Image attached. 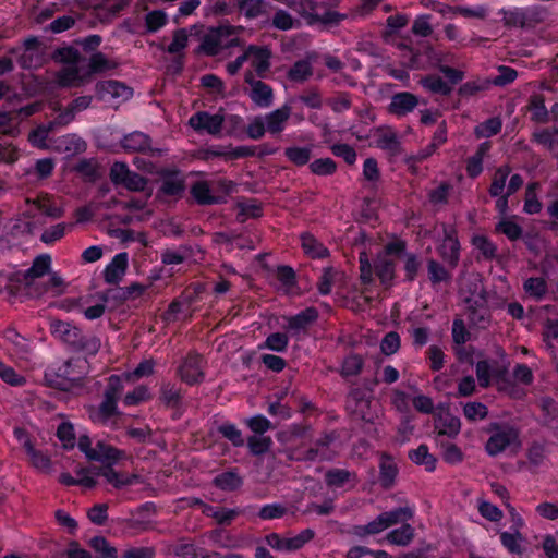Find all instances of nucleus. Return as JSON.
I'll use <instances>...</instances> for the list:
<instances>
[{
    "label": "nucleus",
    "instance_id": "obj_51",
    "mask_svg": "<svg viewBox=\"0 0 558 558\" xmlns=\"http://www.w3.org/2000/svg\"><path fill=\"white\" fill-rule=\"evenodd\" d=\"M289 337L284 332H272L268 335L259 349H267L274 352L283 353L288 350Z\"/></svg>",
    "mask_w": 558,
    "mask_h": 558
},
{
    "label": "nucleus",
    "instance_id": "obj_1",
    "mask_svg": "<svg viewBox=\"0 0 558 558\" xmlns=\"http://www.w3.org/2000/svg\"><path fill=\"white\" fill-rule=\"evenodd\" d=\"M88 357H71L49 365L44 373L46 385L61 391H70L78 386L88 373Z\"/></svg>",
    "mask_w": 558,
    "mask_h": 558
},
{
    "label": "nucleus",
    "instance_id": "obj_28",
    "mask_svg": "<svg viewBox=\"0 0 558 558\" xmlns=\"http://www.w3.org/2000/svg\"><path fill=\"white\" fill-rule=\"evenodd\" d=\"M399 469L391 456L384 453L379 462L378 481L384 489H390L397 480Z\"/></svg>",
    "mask_w": 558,
    "mask_h": 558
},
{
    "label": "nucleus",
    "instance_id": "obj_48",
    "mask_svg": "<svg viewBox=\"0 0 558 558\" xmlns=\"http://www.w3.org/2000/svg\"><path fill=\"white\" fill-rule=\"evenodd\" d=\"M387 525L383 515L379 513L374 520L364 525H355L353 534L359 538H364L368 535H376L387 530Z\"/></svg>",
    "mask_w": 558,
    "mask_h": 558
},
{
    "label": "nucleus",
    "instance_id": "obj_37",
    "mask_svg": "<svg viewBox=\"0 0 558 558\" xmlns=\"http://www.w3.org/2000/svg\"><path fill=\"white\" fill-rule=\"evenodd\" d=\"M421 86L430 92L441 96H449L452 92V87L449 83L444 81L437 74H427L420 80Z\"/></svg>",
    "mask_w": 558,
    "mask_h": 558
},
{
    "label": "nucleus",
    "instance_id": "obj_44",
    "mask_svg": "<svg viewBox=\"0 0 558 558\" xmlns=\"http://www.w3.org/2000/svg\"><path fill=\"white\" fill-rule=\"evenodd\" d=\"M364 364L362 355L351 352L342 361L340 375L343 378L357 376L363 371Z\"/></svg>",
    "mask_w": 558,
    "mask_h": 558
},
{
    "label": "nucleus",
    "instance_id": "obj_13",
    "mask_svg": "<svg viewBox=\"0 0 558 558\" xmlns=\"http://www.w3.org/2000/svg\"><path fill=\"white\" fill-rule=\"evenodd\" d=\"M185 180L178 169H165L161 171V184L158 189V196L182 197L185 192Z\"/></svg>",
    "mask_w": 558,
    "mask_h": 558
},
{
    "label": "nucleus",
    "instance_id": "obj_52",
    "mask_svg": "<svg viewBox=\"0 0 558 558\" xmlns=\"http://www.w3.org/2000/svg\"><path fill=\"white\" fill-rule=\"evenodd\" d=\"M523 289L526 294L541 301L547 293V282L542 277H530L524 281Z\"/></svg>",
    "mask_w": 558,
    "mask_h": 558
},
{
    "label": "nucleus",
    "instance_id": "obj_63",
    "mask_svg": "<svg viewBox=\"0 0 558 558\" xmlns=\"http://www.w3.org/2000/svg\"><path fill=\"white\" fill-rule=\"evenodd\" d=\"M288 512V508L279 502L266 504L258 510V518L264 521L281 519Z\"/></svg>",
    "mask_w": 558,
    "mask_h": 558
},
{
    "label": "nucleus",
    "instance_id": "obj_46",
    "mask_svg": "<svg viewBox=\"0 0 558 558\" xmlns=\"http://www.w3.org/2000/svg\"><path fill=\"white\" fill-rule=\"evenodd\" d=\"M501 545L513 555H522L521 543L525 539L522 532L504 531L499 534Z\"/></svg>",
    "mask_w": 558,
    "mask_h": 558
},
{
    "label": "nucleus",
    "instance_id": "obj_38",
    "mask_svg": "<svg viewBox=\"0 0 558 558\" xmlns=\"http://www.w3.org/2000/svg\"><path fill=\"white\" fill-rule=\"evenodd\" d=\"M182 399L183 392L181 387L171 383H167L161 386L160 400L166 407L180 409L182 407Z\"/></svg>",
    "mask_w": 558,
    "mask_h": 558
},
{
    "label": "nucleus",
    "instance_id": "obj_9",
    "mask_svg": "<svg viewBox=\"0 0 558 558\" xmlns=\"http://www.w3.org/2000/svg\"><path fill=\"white\" fill-rule=\"evenodd\" d=\"M260 150L257 153L256 146H236L232 145H217L211 146V158L219 157L226 161H233L242 158L248 157H264L267 155H272L275 149L270 148L268 145L264 144L259 146Z\"/></svg>",
    "mask_w": 558,
    "mask_h": 558
},
{
    "label": "nucleus",
    "instance_id": "obj_36",
    "mask_svg": "<svg viewBox=\"0 0 558 558\" xmlns=\"http://www.w3.org/2000/svg\"><path fill=\"white\" fill-rule=\"evenodd\" d=\"M427 275L433 287L440 283H450L452 280L450 270L434 258L427 259Z\"/></svg>",
    "mask_w": 558,
    "mask_h": 558
},
{
    "label": "nucleus",
    "instance_id": "obj_61",
    "mask_svg": "<svg viewBox=\"0 0 558 558\" xmlns=\"http://www.w3.org/2000/svg\"><path fill=\"white\" fill-rule=\"evenodd\" d=\"M52 58L54 61L60 63L76 65L81 60V53L76 48L72 46H65L57 48L52 54Z\"/></svg>",
    "mask_w": 558,
    "mask_h": 558
},
{
    "label": "nucleus",
    "instance_id": "obj_59",
    "mask_svg": "<svg viewBox=\"0 0 558 558\" xmlns=\"http://www.w3.org/2000/svg\"><path fill=\"white\" fill-rule=\"evenodd\" d=\"M241 514L239 508L211 507V520L220 526H229Z\"/></svg>",
    "mask_w": 558,
    "mask_h": 558
},
{
    "label": "nucleus",
    "instance_id": "obj_31",
    "mask_svg": "<svg viewBox=\"0 0 558 558\" xmlns=\"http://www.w3.org/2000/svg\"><path fill=\"white\" fill-rule=\"evenodd\" d=\"M172 550L181 558H209V550L196 541L180 539Z\"/></svg>",
    "mask_w": 558,
    "mask_h": 558
},
{
    "label": "nucleus",
    "instance_id": "obj_56",
    "mask_svg": "<svg viewBox=\"0 0 558 558\" xmlns=\"http://www.w3.org/2000/svg\"><path fill=\"white\" fill-rule=\"evenodd\" d=\"M496 232L505 234L510 241H518L523 234L522 227L509 218H502L496 223Z\"/></svg>",
    "mask_w": 558,
    "mask_h": 558
},
{
    "label": "nucleus",
    "instance_id": "obj_33",
    "mask_svg": "<svg viewBox=\"0 0 558 558\" xmlns=\"http://www.w3.org/2000/svg\"><path fill=\"white\" fill-rule=\"evenodd\" d=\"M408 458L416 465L424 466L427 472H434L436 470L437 459L429 452V448L425 444H421L417 448L409 450Z\"/></svg>",
    "mask_w": 558,
    "mask_h": 558
},
{
    "label": "nucleus",
    "instance_id": "obj_41",
    "mask_svg": "<svg viewBox=\"0 0 558 558\" xmlns=\"http://www.w3.org/2000/svg\"><path fill=\"white\" fill-rule=\"evenodd\" d=\"M313 75V66L310 60L301 59L295 61L288 70L287 77L293 83H303Z\"/></svg>",
    "mask_w": 558,
    "mask_h": 558
},
{
    "label": "nucleus",
    "instance_id": "obj_45",
    "mask_svg": "<svg viewBox=\"0 0 558 558\" xmlns=\"http://www.w3.org/2000/svg\"><path fill=\"white\" fill-rule=\"evenodd\" d=\"M414 538V529L408 523H403L400 527L390 531L386 539L389 544L397 546H407Z\"/></svg>",
    "mask_w": 558,
    "mask_h": 558
},
{
    "label": "nucleus",
    "instance_id": "obj_62",
    "mask_svg": "<svg viewBox=\"0 0 558 558\" xmlns=\"http://www.w3.org/2000/svg\"><path fill=\"white\" fill-rule=\"evenodd\" d=\"M0 378L7 385L12 387H22L26 384V378L19 374L12 366L0 360Z\"/></svg>",
    "mask_w": 558,
    "mask_h": 558
},
{
    "label": "nucleus",
    "instance_id": "obj_4",
    "mask_svg": "<svg viewBox=\"0 0 558 558\" xmlns=\"http://www.w3.org/2000/svg\"><path fill=\"white\" fill-rule=\"evenodd\" d=\"M485 433L489 434L485 442V451L489 457H497L512 445H519V430L505 422H490Z\"/></svg>",
    "mask_w": 558,
    "mask_h": 558
},
{
    "label": "nucleus",
    "instance_id": "obj_27",
    "mask_svg": "<svg viewBox=\"0 0 558 558\" xmlns=\"http://www.w3.org/2000/svg\"><path fill=\"white\" fill-rule=\"evenodd\" d=\"M238 192V184L228 179L211 180V205L226 204Z\"/></svg>",
    "mask_w": 558,
    "mask_h": 558
},
{
    "label": "nucleus",
    "instance_id": "obj_11",
    "mask_svg": "<svg viewBox=\"0 0 558 558\" xmlns=\"http://www.w3.org/2000/svg\"><path fill=\"white\" fill-rule=\"evenodd\" d=\"M81 9L89 11L93 16V23L99 22L102 24L110 23L117 17L121 11L124 10L129 2H113V5H108L110 2H96L95 5H89L92 2H76Z\"/></svg>",
    "mask_w": 558,
    "mask_h": 558
},
{
    "label": "nucleus",
    "instance_id": "obj_19",
    "mask_svg": "<svg viewBox=\"0 0 558 558\" xmlns=\"http://www.w3.org/2000/svg\"><path fill=\"white\" fill-rule=\"evenodd\" d=\"M126 456L125 451L118 449L104 440H98L94 447V452L89 456L90 461L100 462L104 465L117 464Z\"/></svg>",
    "mask_w": 558,
    "mask_h": 558
},
{
    "label": "nucleus",
    "instance_id": "obj_58",
    "mask_svg": "<svg viewBox=\"0 0 558 558\" xmlns=\"http://www.w3.org/2000/svg\"><path fill=\"white\" fill-rule=\"evenodd\" d=\"M530 110L532 111L531 119L537 123H546L549 120V112L545 106L544 97L534 95L529 102Z\"/></svg>",
    "mask_w": 558,
    "mask_h": 558
},
{
    "label": "nucleus",
    "instance_id": "obj_10",
    "mask_svg": "<svg viewBox=\"0 0 558 558\" xmlns=\"http://www.w3.org/2000/svg\"><path fill=\"white\" fill-rule=\"evenodd\" d=\"M240 43L236 28L233 25L211 26V57L221 53L223 50L238 47Z\"/></svg>",
    "mask_w": 558,
    "mask_h": 558
},
{
    "label": "nucleus",
    "instance_id": "obj_8",
    "mask_svg": "<svg viewBox=\"0 0 558 558\" xmlns=\"http://www.w3.org/2000/svg\"><path fill=\"white\" fill-rule=\"evenodd\" d=\"M444 239L437 247V253L449 269L459 265L461 257V243L458 238V230L454 226L442 225Z\"/></svg>",
    "mask_w": 558,
    "mask_h": 558
},
{
    "label": "nucleus",
    "instance_id": "obj_15",
    "mask_svg": "<svg viewBox=\"0 0 558 558\" xmlns=\"http://www.w3.org/2000/svg\"><path fill=\"white\" fill-rule=\"evenodd\" d=\"M151 137L141 131H133L120 140L121 148L125 153H141L155 156L158 151L151 147Z\"/></svg>",
    "mask_w": 558,
    "mask_h": 558
},
{
    "label": "nucleus",
    "instance_id": "obj_40",
    "mask_svg": "<svg viewBox=\"0 0 558 558\" xmlns=\"http://www.w3.org/2000/svg\"><path fill=\"white\" fill-rule=\"evenodd\" d=\"M211 484L221 490L233 492L242 486L243 480L235 471H225L216 475Z\"/></svg>",
    "mask_w": 558,
    "mask_h": 558
},
{
    "label": "nucleus",
    "instance_id": "obj_64",
    "mask_svg": "<svg viewBox=\"0 0 558 558\" xmlns=\"http://www.w3.org/2000/svg\"><path fill=\"white\" fill-rule=\"evenodd\" d=\"M89 545L96 553L100 554L101 558H118L117 548L111 546L104 536H94Z\"/></svg>",
    "mask_w": 558,
    "mask_h": 558
},
{
    "label": "nucleus",
    "instance_id": "obj_34",
    "mask_svg": "<svg viewBox=\"0 0 558 558\" xmlns=\"http://www.w3.org/2000/svg\"><path fill=\"white\" fill-rule=\"evenodd\" d=\"M377 138H376V147L381 150L389 151L393 155L398 154L401 148V142L397 135V133L390 129L378 128L376 130Z\"/></svg>",
    "mask_w": 558,
    "mask_h": 558
},
{
    "label": "nucleus",
    "instance_id": "obj_57",
    "mask_svg": "<svg viewBox=\"0 0 558 558\" xmlns=\"http://www.w3.org/2000/svg\"><path fill=\"white\" fill-rule=\"evenodd\" d=\"M284 156L296 167L305 166L310 162L312 150L310 147L291 146L284 149Z\"/></svg>",
    "mask_w": 558,
    "mask_h": 558
},
{
    "label": "nucleus",
    "instance_id": "obj_55",
    "mask_svg": "<svg viewBox=\"0 0 558 558\" xmlns=\"http://www.w3.org/2000/svg\"><path fill=\"white\" fill-rule=\"evenodd\" d=\"M112 68L113 64L108 60V58L102 52L96 51L89 58L86 75L88 80H90L93 74L104 73Z\"/></svg>",
    "mask_w": 558,
    "mask_h": 558
},
{
    "label": "nucleus",
    "instance_id": "obj_16",
    "mask_svg": "<svg viewBox=\"0 0 558 558\" xmlns=\"http://www.w3.org/2000/svg\"><path fill=\"white\" fill-rule=\"evenodd\" d=\"M324 482L330 489L349 490L356 485L357 476L355 472L347 469L332 468L325 472Z\"/></svg>",
    "mask_w": 558,
    "mask_h": 558
},
{
    "label": "nucleus",
    "instance_id": "obj_17",
    "mask_svg": "<svg viewBox=\"0 0 558 558\" xmlns=\"http://www.w3.org/2000/svg\"><path fill=\"white\" fill-rule=\"evenodd\" d=\"M420 99L411 92H398L391 96L388 112L397 118L405 117L414 111Z\"/></svg>",
    "mask_w": 558,
    "mask_h": 558
},
{
    "label": "nucleus",
    "instance_id": "obj_30",
    "mask_svg": "<svg viewBox=\"0 0 558 558\" xmlns=\"http://www.w3.org/2000/svg\"><path fill=\"white\" fill-rule=\"evenodd\" d=\"M301 246L305 255L312 259H324L330 255L329 250L312 233L301 234Z\"/></svg>",
    "mask_w": 558,
    "mask_h": 558
},
{
    "label": "nucleus",
    "instance_id": "obj_2",
    "mask_svg": "<svg viewBox=\"0 0 558 558\" xmlns=\"http://www.w3.org/2000/svg\"><path fill=\"white\" fill-rule=\"evenodd\" d=\"M50 333L66 344L71 351L86 356H95L101 345L97 336L84 333L77 326L65 320H52L50 323Z\"/></svg>",
    "mask_w": 558,
    "mask_h": 558
},
{
    "label": "nucleus",
    "instance_id": "obj_6",
    "mask_svg": "<svg viewBox=\"0 0 558 558\" xmlns=\"http://www.w3.org/2000/svg\"><path fill=\"white\" fill-rule=\"evenodd\" d=\"M377 383L378 380L374 379L367 381L364 387H353L347 396V411L365 423H372L373 420L369 409L373 400V388Z\"/></svg>",
    "mask_w": 558,
    "mask_h": 558
},
{
    "label": "nucleus",
    "instance_id": "obj_12",
    "mask_svg": "<svg viewBox=\"0 0 558 558\" xmlns=\"http://www.w3.org/2000/svg\"><path fill=\"white\" fill-rule=\"evenodd\" d=\"M204 359L196 352H189L178 368V375L181 380L187 385L197 384L204 378L203 371Z\"/></svg>",
    "mask_w": 558,
    "mask_h": 558
},
{
    "label": "nucleus",
    "instance_id": "obj_24",
    "mask_svg": "<svg viewBox=\"0 0 558 558\" xmlns=\"http://www.w3.org/2000/svg\"><path fill=\"white\" fill-rule=\"evenodd\" d=\"M336 440L335 432L324 433L320 437L312 441L308 447V457L313 461H327L332 458L330 446Z\"/></svg>",
    "mask_w": 558,
    "mask_h": 558
},
{
    "label": "nucleus",
    "instance_id": "obj_43",
    "mask_svg": "<svg viewBox=\"0 0 558 558\" xmlns=\"http://www.w3.org/2000/svg\"><path fill=\"white\" fill-rule=\"evenodd\" d=\"M51 257L48 254H41L35 257L32 266L25 271V279L34 280L44 277L50 271Z\"/></svg>",
    "mask_w": 558,
    "mask_h": 558
},
{
    "label": "nucleus",
    "instance_id": "obj_54",
    "mask_svg": "<svg viewBox=\"0 0 558 558\" xmlns=\"http://www.w3.org/2000/svg\"><path fill=\"white\" fill-rule=\"evenodd\" d=\"M502 122L500 118L493 117L480 123L474 129V134L477 138L492 137L501 131Z\"/></svg>",
    "mask_w": 558,
    "mask_h": 558
},
{
    "label": "nucleus",
    "instance_id": "obj_14",
    "mask_svg": "<svg viewBox=\"0 0 558 558\" xmlns=\"http://www.w3.org/2000/svg\"><path fill=\"white\" fill-rule=\"evenodd\" d=\"M245 83L250 85L248 96L258 108H269L274 104V90L270 85L255 80L252 73L245 74Z\"/></svg>",
    "mask_w": 558,
    "mask_h": 558
},
{
    "label": "nucleus",
    "instance_id": "obj_18",
    "mask_svg": "<svg viewBox=\"0 0 558 558\" xmlns=\"http://www.w3.org/2000/svg\"><path fill=\"white\" fill-rule=\"evenodd\" d=\"M116 464L104 465L101 468L90 466L93 472V476L97 481L98 476H102L106 481L111 484L114 488L121 489L123 487L130 486L135 482L136 476L130 475L124 472H118L114 470Z\"/></svg>",
    "mask_w": 558,
    "mask_h": 558
},
{
    "label": "nucleus",
    "instance_id": "obj_47",
    "mask_svg": "<svg viewBox=\"0 0 558 558\" xmlns=\"http://www.w3.org/2000/svg\"><path fill=\"white\" fill-rule=\"evenodd\" d=\"M511 172L509 165L500 166L496 169L488 193L492 197L500 196L505 190L507 179Z\"/></svg>",
    "mask_w": 558,
    "mask_h": 558
},
{
    "label": "nucleus",
    "instance_id": "obj_53",
    "mask_svg": "<svg viewBox=\"0 0 558 558\" xmlns=\"http://www.w3.org/2000/svg\"><path fill=\"white\" fill-rule=\"evenodd\" d=\"M272 444V439L269 436L264 435L250 436L246 441L250 453L256 457L268 452Z\"/></svg>",
    "mask_w": 558,
    "mask_h": 558
},
{
    "label": "nucleus",
    "instance_id": "obj_42",
    "mask_svg": "<svg viewBox=\"0 0 558 558\" xmlns=\"http://www.w3.org/2000/svg\"><path fill=\"white\" fill-rule=\"evenodd\" d=\"M385 520L387 527H391L397 524H403L414 517V510L408 506L397 507L389 511L380 513Z\"/></svg>",
    "mask_w": 558,
    "mask_h": 558
},
{
    "label": "nucleus",
    "instance_id": "obj_7",
    "mask_svg": "<svg viewBox=\"0 0 558 558\" xmlns=\"http://www.w3.org/2000/svg\"><path fill=\"white\" fill-rule=\"evenodd\" d=\"M110 181L116 186H122L130 192H144L148 186V179L132 171L126 162L114 161L109 171Z\"/></svg>",
    "mask_w": 558,
    "mask_h": 558
},
{
    "label": "nucleus",
    "instance_id": "obj_39",
    "mask_svg": "<svg viewBox=\"0 0 558 558\" xmlns=\"http://www.w3.org/2000/svg\"><path fill=\"white\" fill-rule=\"evenodd\" d=\"M471 244L478 251L485 260H494L497 257V245L484 234H474Z\"/></svg>",
    "mask_w": 558,
    "mask_h": 558
},
{
    "label": "nucleus",
    "instance_id": "obj_25",
    "mask_svg": "<svg viewBox=\"0 0 558 558\" xmlns=\"http://www.w3.org/2000/svg\"><path fill=\"white\" fill-rule=\"evenodd\" d=\"M246 54L257 75L264 77L270 68L271 51L267 47L250 45L246 48Z\"/></svg>",
    "mask_w": 558,
    "mask_h": 558
},
{
    "label": "nucleus",
    "instance_id": "obj_32",
    "mask_svg": "<svg viewBox=\"0 0 558 558\" xmlns=\"http://www.w3.org/2000/svg\"><path fill=\"white\" fill-rule=\"evenodd\" d=\"M434 426L439 436L454 438L461 430V421L458 416L446 413L435 418Z\"/></svg>",
    "mask_w": 558,
    "mask_h": 558
},
{
    "label": "nucleus",
    "instance_id": "obj_35",
    "mask_svg": "<svg viewBox=\"0 0 558 558\" xmlns=\"http://www.w3.org/2000/svg\"><path fill=\"white\" fill-rule=\"evenodd\" d=\"M288 102L292 105V109H296L298 104H303L311 109L318 110L323 107V97L316 87H312L298 96L290 97Z\"/></svg>",
    "mask_w": 558,
    "mask_h": 558
},
{
    "label": "nucleus",
    "instance_id": "obj_3",
    "mask_svg": "<svg viewBox=\"0 0 558 558\" xmlns=\"http://www.w3.org/2000/svg\"><path fill=\"white\" fill-rule=\"evenodd\" d=\"M360 279L363 284H372L374 282V274L385 287H390L396 277V262L387 256L378 255L371 263L366 252L359 255Z\"/></svg>",
    "mask_w": 558,
    "mask_h": 558
},
{
    "label": "nucleus",
    "instance_id": "obj_50",
    "mask_svg": "<svg viewBox=\"0 0 558 558\" xmlns=\"http://www.w3.org/2000/svg\"><path fill=\"white\" fill-rule=\"evenodd\" d=\"M538 189V182H531L526 186L523 210L529 215H535L542 210L543 205L536 194Z\"/></svg>",
    "mask_w": 558,
    "mask_h": 558
},
{
    "label": "nucleus",
    "instance_id": "obj_22",
    "mask_svg": "<svg viewBox=\"0 0 558 558\" xmlns=\"http://www.w3.org/2000/svg\"><path fill=\"white\" fill-rule=\"evenodd\" d=\"M292 114V105L288 100L276 110L263 117L267 132L271 135L280 134L284 131L287 121Z\"/></svg>",
    "mask_w": 558,
    "mask_h": 558
},
{
    "label": "nucleus",
    "instance_id": "obj_49",
    "mask_svg": "<svg viewBox=\"0 0 558 558\" xmlns=\"http://www.w3.org/2000/svg\"><path fill=\"white\" fill-rule=\"evenodd\" d=\"M89 80L86 73H81L80 68L76 65H71L70 68L62 71L60 75V83L62 86H82L87 83Z\"/></svg>",
    "mask_w": 558,
    "mask_h": 558
},
{
    "label": "nucleus",
    "instance_id": "obj_23",
    "mask_svg": "<svg viewBox=\"0 0 558 558\" xmlns=\"http://www.w3.org/2000/svg\"><path fill=\"white\" fill-rule=\"evenodd\" d=\"M129 255L125 252L118 253L104 269V279L109 284H118L126 272Z\"/></svg>",
    "mask_w": 558,
    "mask_h": 558
},
{
    "label": "nucleus",
    "instance_id": "obj_29",
    "mask_svg": "<svg viewBox=\"0 0 558 558\" xmlns=\"http://www.w3.org/2000/svg\"><path fill=\"white\" fill-rule=\"evenodd\" d=\"M117 399L104 397L97 409L90 411L89 416L94 423L106 425L110 418L119 414Z\"/></svg>",
    "mask_w": 558,
    "mask_h": 558
},
{
    "label": "nucleus",
    "instance_id": "obj_20",
    "mask_svg": "<svg viewBox=\"0 0 558 558\" xmlns=\"http://www.w3.org/2000/svg\"><path fill=\"white\" fill-rule=\"evenodd\" d=\"M95 89L97 97L101 100H105L107 96L122 100H128L133 96L131 87L116 80L98 82Z\"/></svg>",
    "mask_w": 558,
    "mask_h": 558
},
{
    "label": "nucleus",
    "instance_id": "obj_26",
    "mask_svg": "<svg viewBox=\"0 0 558 558\" xmlns=\"http://www.w3.org/2000/svg\"><path fill=\"white\" fill-rule=\"evenodd\" d=\"M93 470L89 468H80L75 471L77 477H73L69 472H62L59 476V482L64 486H82L88 489L96 487L97 481L90 473Z\"/></svg>",
    "mask_w": 558,
    "mask_h": 558
},
{
    "label": "nucleus",
    "instance_id": "obj_60",
    "mask_svg": "<svg viewBox=\"0 0 558 558\" xmlns=\"http://www.w3.org/2000/svg\"><path fill=\"white\" fill-rule=\"evenodd\" d=\"M308 168L315 175L329 177L336 173L337 162L329 157L318 158L310 162Z\"/></svg>",
    "mask_w": 558,
    "mask_h": 558
},
{
    "label": "nucleus",
    "instance_id": "obj_21",
    "mask_svg": "<svg viewBox=\"0 0 558 558\" xmlns=\"http://www.w3.org/2000/svg\"><path fill=\"white\" fill-rule=\"evenodd\" d=\"M319 317V312L314 306H308L295 315L287 317V330L292 335L306 331Z\"/></svg>",
    "mask_w": 558,
    "mask_h": 558
},
{
    "label": "nucleus",
    "instance_id": "obj_5",
    "mask_svg": "<svg viewBox=\"0 0 558 558\" xmlns=\"http://www.w3.org/2000/svg\"><path fill=\"white\" fill-rule=\"evenodd\" d=\"M293 10H296L305 19L310 26L323 25L325 27L337 26L347 17L337 11L319 5L322 2H286Z\"/></svg>",
    "mask_w": 558,
    "mask_h": 558
}]
</instances>
